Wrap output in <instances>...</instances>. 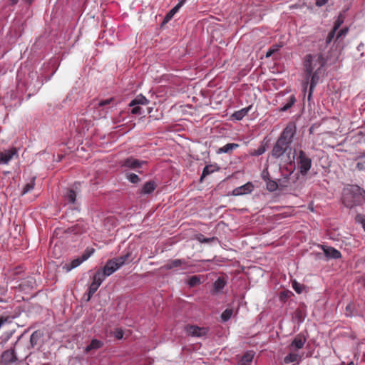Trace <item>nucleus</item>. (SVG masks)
I'll return each mask as SVG.
<instances>
[{
  "label": "nucleus",
  "instance_id": "obj_1",
  "mask_svg": "<svg viewBox=\"0 0 365 365\" xmlns=\"http://www.w3.org/2000/svg\"><path fill=\"white\" fill-rule=\"evenodd\" d=\"M365 202V190L356 185L346 186L343 190L342 202L345 207L352 208Z\"/></svg>",
  "mask_w": 365,
  "mask_h": 365
},
{
  "label": "nucleus",
  "instance_id": "obj_2",
  "mask_svg": "<svg viewBox=\"0 0 365 365\" xmlns=\"http://www.w3.org/2000/svg\"><path fill=\"white\" fill-rule=\"evenodd\" d=\"M327 63V60L324 57L322 53L318 54H307L304 61V72L306 75V79L309 80V77L312 76L313 71L316 69L324 70V67Z\"/></svg>",
  "mask_w": 365,
  "mask_h": 365
},
{
  "label": "nucleus",
  "instance_id": "obj_3",
  "mask_svg": "<svg viewBox=\"0 0 365 365\" xmlns=\"http://www.w3.org/2000/svg\"><path fill=\"white\" fill-rule=\"evenodd\" d=\"M297 163L300 174L306 175L312 167L311 158L301 150L298 152Z\"/></svg>",
  "mask_w": 365,
  "mask_h": 365
},
{
  "label": "nucleus",
  "instance_id": "obj_4",
  "mask_svg": "<svg viewBox=\"0 0 365 365\" xmlns=\"http://www.w3.org/2000/svg\"><path fill=\"white\" fill-rule=\"evenodd\" d=\"M95 252L93 248H87L81 257L72 260L70 263H66L63 265V269L66 272H70L73 269L78 267L83 262L87 260Z\"/></svg>",
  "mask_w": 365,
  "mask_h": 365
},
{
  "label": "nucleus",
  "instance_id": "obj_5",
  "mask_svg": "<svg viewBox=\"0 0 365 365\" xmlns=\"http://www.w3.org/2000/svg\"><path fill=\"white\" fill-rule=\"evenodd\" d=\"M297 127L294 122H289L282 132L278 139L291 145L296 133Z\"/></svg>",
  "mask_w": 365,
  "mask_h": 365
},
{
  "label": "nucleus",
  "instance_id": "obj_6",
  "mask_svg": "<svg viewBox=\"0 0 365 365\" xmlns=\"http://www.w3.org/2000/svg\"><path fill=\"white\" fill-rule=\"evenodd\" d=\"M290 145L279 139L274 145L272 150V156L274 158H279L282 156L289 148Z\"/></svg>",
  "mask_w": 365,
  "mask_h": 365
},
{
  "label": "nucleus",
  "instance_id": "obj_7",
  "mask_svg": "<svg viewBox=\"0 0 365 365\" xmlns=\"http://www.w3.org/2000/svg\"><path fill=\"white\" fill-rule=\"evenodd\" d=\"M18 360L14 349L5 350L2 352L0 359V365H12Z\"/></svg>",
  "mask_w": 365,
  "mask_h": 365
},
{
  "label": "nucleus",
  "instance_id": "obj_8",
  "mask_svg": "<svg viewBox=\"0 0 365 365\" xmlns=\"http://www.w3.org/2000/svg\"><path fill=\"white\" fill-rule=\"evenodd\" d=\"M105 280V278L101 275L100 272L96 271L93 277V282L91 284L88 292V301L90 300L91 297L95 294V292L98 290L102 282Z\"/></svg>",
  "mask_w": 365,
  "mask_h": 365
},
{
  "label": "nucleus",
  "instance_id": "obj_9",
  "mask_svg": "<svg viewBox=\"0 0 365 365\" xmlns=\"http://www.w3.org/2000/svg\"><path fill=\"white\" fill-rule=\"evenodd\" d=\"M119 268L120 267H118V264L113 258L107 261L103 269H100L97 271L106 279V277L110 276Z\"/></svg>",
  "mask_w": 365,
  "mask_h": 365
},
{
  "label": "nucleus",
  "instance_id": "obj_10",
  "mask_svg": "<svg viewBox=\"0 0 365 365\" xmlns=\"http://www.w3.org/2000/svg\"><path fill=\"white\" fill-rule=\"evenodd\" d=\"M18 156L16 148L4 150L0 152V164H8L14 157L18 158Z\"/></svg>",
  "mask_w": 365,
  "mask_h": 365
},
{
  "label": "nucleus",
  "instance_id": "obj_11",
  "mask_svg": "<svg viewBox=\"0 0 365 365\" xmlns=\"http://www.w3.org/2000/svg\"><path fill=\"white\" fill-rule=\"evenodd\" d=\"M166 270L180 267L182 269H187L190 267L188 262L185 259H175L169 260L163 267Z\"/></svg>",
  "mask_w": 365,
  "mask_h": 365
},
{
  "label": "nucleus",
  "instance_id": "obj_12",
  "mask_svg": "<svg viewBox=\"0 0 365 365\" xmlns=\"http://www.w3.org/2000/svg\"><path fill=\"white\" fill-rule=\"evenodd\" d=\"M185 331L190 336L201 337L207 334L208 329L206 327H199L195 325H187L185 327Z\"/></svg>",
  "mask_w": 365,
  "mask_h": 365
},
{
  "label": "nucleus",
  "instance_id": "obj_13",
  "mask_svg": "<svg viewBox=\"0 0 365 365\" xmlns=\"http://www.w3.org/2000/svg\"><path fill=\"white\" fill-rule=\"evenodd\" d=\"M324 74V70L321 71V69H316L313 71L312 76L309 77L310 79V87L308 96V100L311 98L312 93L313 92L314 88L318 84L321 76Z\"/></svg>",
  "mask_w": 365,
  "mask_h": 365
},
{
  "label": "nucleus",
  "instance_id": "obj_14",
  "mask_svg": "<svg viewBox=\"0 0 365 365\" xmlns=\"http://www.w3.org/2000/svg\"><path fill=\"white\" fill-rule=\"evenodd\" d=\"M145 162L139 160L133 157H129L121 162L122 167H126L130 169L136 170L142 167Z\"/></svg>",
  "mask_w": 365,
  "mask_h": 365
},
{
  "label": "nucleus",
  "instance_id": "obj_15",
  "mask_svg": "<svg viewBox=\"0 0 365 365\" xmlns=\"http://www.w3.org/2000/svg\"><path fill=\"white\" fill-rule=\"evenodd\" d=\"M79 183L75 182L72 187L67 189L64 194V200L70 204H74L77 197V190L78 188Z\"/></svg>",
  "mask_w": 365,
  "mask_h": 365
},
{
  "label": "nucleus",
  "instance_id": "obj_16",
  "mask_svg": "<svg viewBox=\"0 0 365 365\" xmlns=\"http://www.w3.org/2000/svg\"><path fill=\"white\" fill-rule=\"evenodd\" d=\"M253 188H254L253 184L250 182H248L242 186L235 188L232 192V195L234 196H240V195H247V194L251 193L252 191L253 190Z\"/></svg>",
  "mask_w": 365,
  "mask_h": 365
},
{
  "label": "nucleus",
  "instance_id": "obj_17",
  "mask_svg": "<svg viewBox=\"0 0 365 365\" xmlns=\"http://www.w3.org/2000/svg\"><path fill=\"white\" fill-rule=\"evenodd\" d=\"M321 248L324 252V255L327 259H339L341 257V252L332 247H329L327 245H321Z\"/></svg>",
  "mask_w": 365,
  "mask_h": 365
},
{
  "label": "nucleus",
  "instance_id": "obj_18",
  "mask_svg": "<svg viewBox=\"0 0 365 365\" xmlns=\"http://www.w3.org/2000/svg\"><path fill=\"white\" fill-rule=\"evenodd\" d=\"M113 259L118 264V267L120 268L125 264L132 262L134 259V257L133 256L132 252L128 251L125 255L115 257Z\"/></svg>",
  "mask_w": 365,
  "mask_h": 365
},
{
  "label": "nucleus",
  "instance_id": "obj_19",
  "mask_svg": "<svg viewBox=\"0 0 365 365\" xmlns=\"http://www.w3.org/2000/svg\"><path fill=\"white\" fill-rule=\"evenodd\" d=\"M307 341L306 337L302 334H297L290 344L291 349H301Z\"/></svg>",
  "mask_w": 365,
  "mask_h": 365
},
{
  "label": "nucleus",
  "instance_id": "obj_20",
  "mask_svg": "<svg viewBox=\"0 0 365 365\" xmlns=\"http://www.w3.org/2000/svg\"><path fill=\"white\" fill-rule=\"evenodd\" d=\"M156 187H157V185H156L155 182L152 181V180L146 182L142 187V189L140 191V194H141V195L150 194L155 190Z\"/></svg>",
  "mask_w": 365,
  "mask_h": 365
},
{
  "label": "nucleus",
  "instance_id": "obj_21",
  "mask_svg": "<svg viewBox=\"0 0 365 365\" xmlns=\"http://www.w3.org/2000/svg\"><path fill=\"white\" fill-rule=\"evenodd\" d=\"M297 99L294 95H290L286 100V102L283 103V106L279 108V110L281 112H285L291 108L296 103Z\"/></svg>",
  "mask_w": 365,
  "mask_h": 365
},
{
  "label": "nucleus",
  "instance_id": "obj_22",
  "mask_svg": "<svg viewBox=\"0 0 365 365\" xmlns=\"http://www.w3.org/2000/svg\"><path fill=\"white\" fill-rule=\"evenodd\" d=\"M252 106L250 105L246 108H242L237 111H235L232 115V118L237 120H242L246 115H247L248 112L252 109Z\"/></svg>",
  "mask_w": 365,
  "mask_h": 365
},
{
  "label": "nucleus",
  "instance_id": "obj_23",
  "mask_svg": "<svg viewBox=\"0 0 365 365\" xmlns=\"http://www.w3.org/2000/svg\"><path fill=\"white\" fill-rule=\"evenodd\" d=\"M103 343L98 339H92L91 343L86 347L85 352L88 353L92 350H96L101 348Z\"/></svg>",
  "mask_w": 365,
  "mask_h": 365
},
{
  "label": "nucleus",
  "instance_id": "obj_24",
  "mask_svg": "<svg viewBox=\"0 0 365 365\" xmlns=\"http://www.w3.org/2000/svg\"><path fill=\"white\" fill-rule=\"evenodd\" d=\"M239 144L237 143H227L225 145L220 148L217 153H231L233 150L239 148Z\"/></svg>",
  "mask_w": 365,
  "mask_h": 365
},
{
  "label": "nucleus",
  "instance_id": "obj_25",
  "mask_svg": "<svg viewBox=\"0 0 365 365\" xmlns=\"http://www.w3.org/2000/svg\"><path fill=\"white\" fill-rule=\"evenodd\" d=\"M254 356L255 352L253 351H247L242 356L240 361H239V365H248L252 361Z\"/></svg>",
  "mask_w": 365,
  "mask_h": 365
},
{
  "label": "nucleus",
  "instance_id": "obj_26",
  "mask_svg": "<svg viewBox=\"0 0 365 365\" xmlns=\"http://www.w3.org/2000/svg\"><path fill=\"white\" fill-rule=\"evenodd\" d=\"M148 100L143 95L137 96L131 102L129 103V106H135L137 105H147Z\"/></svg>",
  "mask_w": 365,
  "mask_h": 365
},
{
  "label": "nucleus",
  "instance_id": "obj_27",
  "mask_svg": "<svg viewBox=\"0 0 365 365\" xmlns=\"http://www.w3.org/2000/svg\"><path fill=\"white\" fill-rule=\"evenodd\" d=\"M186 0H181L180 2H178V4L174 6L168 13V14L166 15L165 18V21H170L173 17V16L175 15V14L176 12H178V11L179 10V9L184 4V3L185 2Z\"/></svg>",
  "mask_w": 365,
  "mask_h": 365
},
{
  "label": "nucleus",
  "instance_id": "obj_28",
  "mask_svg": "<svg viewBox=\"0 0 365 365\" xmlns=\"http://www.w3.org/2000/svg\"><path fill=\"white\" fill-rule=\"evenodd\" d=\"M357 161L356 169L361 171L365 170V153H360L356 158Z\"/></svg>",
  "mask_w": 365,
  "mask_h": 365
},
{
  "label": "nucleus",
  "instance_id": "obj_29",
  "mask_svg": "<svg viewBox=\"0 0 365 365\" xmlns=\"http://www.w3.org/2000/svg\"><path fill=\"white\" fill-rule=\"evenodd\" d=\"M301 359V356L296 353H289L284 359V362L286 364H289L293 362H297Z\"/></svg>",
  "mask_w": 365,
  "mask_h": 365
},
{
  "label": "nucleus",
  "instance_id": "obj_30",
  "mask_svg": "<svg viewBox=\"0 0 365 365\" xmlns=\"http://www.w3.org/2000/svg\"><path fill=\"white\" fill-rule=\"evenodd\" d=\"M226 284V282L223 277H219L213 284L214 290L219 292L222 289Z\"/></svg>",
  "mask_w": 365,
  "mask_h": 365
},
{
  "label": "nucleus",
  "instance_id": "obj_31",
  "mask_svg": "<svg viewBox=\"0 0 365 365\" xmlns=\"http://www.w3.org/2000/svg\"><path fill=\"white\" fill-rule=\"evenodd\" d=\"M215 166L212 165H206L202 170V173L200 178V180H202L204 178L207 176L208 175L214 173L215 171Z\"/></svg>",
  "mask_w": 365,
  "mask_h": 365
},
{
  "label": "nucleus",
  "instance_id": "obj_32",
  "mask_svg": "<svg viewBox=\"0 0 365 365\" xmlns=\"http://www.w3.org/2000/svg\"><path fill=\"white\" fill-rule=\"evenodd\" d=\"M34 186H35V178H32V180L26 183L24 188H23V191H22V195H24L29 192H30L31 190H32L34 188Z\"/></svg>",
  "mask_w": 365,
  "mask_h": 365
},
{
  "label": "nucleus",
  "instance_id": "obj_33",
  "mask_svg": "<svg viewBox=\"0 0 365 365\" xmlns=\"http://www.w3.org/2000/svg\"><path fill=\"white\" fill-rule=\"evenodd\" d=\"M233 314V310L232 309H226L221 314V319L223 322L228 321Z\"/></svg>",
  "mask_w": 365,
  "mask_h": 365
},
{
  "label": "nucleus",
  "instance_id": "obj_34",
  "mask_svg": "<svg viewBox=\"0 0 365 365\" xmlns=\"http://www.w3.org/2000/svg\"><path fill=\"white\" fill-rule=\"evenodd\" d=\"M126 178L132 183L136 184L140 181V178L135 173H126Z\"/></svg>",
  "mask_w": 365,
  "mask_h": 365
},
{
  "label": "nucleus",
  "instance_id": "obj_35",
  "mask_svg": "<svg viewBox=\"0 0 365 365\" xmlns=\"http://www.w3.org/2000/svg\"><path fill=\"white\" fill-rule=\"evenodd\" d=\"M278 188V185L276 181L269 180L267 181V189L270 192H274Z\"/></svg>",
  "mask_w": 365,
  "mask_h": 365
},
{
  "label": "nucleus",
  "instance_id": "obj_36",
  "mask_svg": "<svg viewBox=\"0 0 365 365\" xmlns=\"http://www.w3.org/2000/svg\"><path fill=\"white\" fill-rule=\"evenodd\" d=\"M292 287L294 289V291L298 294H301L304 289V286L296 281H294L292 282Z\"/></svg>",
  "mask_w": 365,
  "mask_h": 365
},
{
  "label": "nucleus",
  "instance_id": "obj_37",
  "mask_svg": "<svg viewBox=\"0 0 365 365\" xmlns=\"http://www.w3.org/2000/svg\"><path fill=\"white\" fill-rule=\"evenodd\" d=\"M281 47V46L279 45H274L272 46L269 50L266 53V57L267 58H269L270 57L272 54H274L275 52H277V51H279V48Z\"/></svg>",
  "mask_w": 365,
  "mask_h": 365
},
{
  "label": "nucleus",
  "instance_id": "obj_38",
  "mask_svg": "<svg viewBox=\"0 0 365 365\" xmlns=\"http://www.w3.org/2000/svg\"><path fill=\"white\" fill-rule=\"evenodd\" d=\"M197 239L198 240L199 242H200L202 243H209V242L214 241L215 238V237L207 238L203 235L200 234L197 237Z\"/></svg>",
  "mask_w": 365,
  "mask_h": 365
},
{
  "label": "nucleus",
  "instance_id": "obj_39",
  "mask_svg": "<svg viewBox=\"0 0 365 365\" xmlns=\"http://www.w3.org/2000/svg\"><path fill=\"white\" fill-rule=\"evenodd\" d=\"M200 283V279L197 276H192L188 280V284L194 287Z\"/></svg>",
  "mask_w": 365,
  "mask_h": 365
},
{
  "label": "nucleus",
  "instance_id": "obj_40",
  "mask_svg": "<svg viewBox=\"0 0 365 365\" xmlns=\"http://www.w3.org/2000/svg\"><path fill=\"white\" fill-rule=\"evenodd\" d=\"M336 31H334V29H331V31L328 34V36L326 39V43L329 44L332 40L334 38L336 35Z\"/></svg>",
  "mask_w": 365,
  "mask_h": 365
},
{
  "label": "nucleus",
  "instance_id": "obj_41",
  "mask_svg": "<svg viewBox=\"0 0 365 365\" xmlns=\"http://www.w3.org/2000/svg\"><path fill=\"white\" fill-rule=\"evenodd\" d=\"M113 335L117 339H121L123 337L124 332L122 329L117 328L114 330Z\"/></svg>",
  "mask_w": 365,
  "mask_h": 365
},
{
  "label": "nucleus",
  "instance_id": "obj_42",
  "mask_svg": "<svg viewBox=\"0 0 365 365\" xmlns=\"http://www.w3.org/2000/svg\"><path fill=\"white\" fill-rule=\"evenodd\" d=\"M265 152V148L264 146H260L259 148H258L257 150H254L252 153H251V155H254V156H259V155H262Z\"/></svg>",
  "mask_w": 365,
  "mask_h": 365
},
{
  "label": "nucleus",
  "instance_id": "obj_43",
  "mask_svg": "<svg viewBox=\"0 0 365 365\" xmlns=\"http://www.w3.org/2000/svg\"><path fill=\"white\" fill-rule=\"evenodd\" d=\"M347 32H348L347 28H344V29L339 30L337 32V34L336 36V40H338L340 37L345 36L347 34Z\"/></svg>",
  "mask_w": 365,
  "mask_h": 365
},
{
  "label": "nucleus",
  "instance_id": "obj_44",
  "mask_svg": "<svg viewBox=\"0 0 365 365\" xmlns=\"http://www.w3.org/2000/svg\"><path fill=\"white\" fill-rule=\"evenodd\" d=\"M133 108L131 110V113L133 114H135V115H141L142 114V111H141V108L137 105V106H132Z\"/></svg>",
  "mask_w": 365,
  "mask_h": 365
},
{
  "label": "nucleus",
  "instance_id": "obj_45",
  "mask_svg": "<svg viewBox=\"0 0 365 365\" xmlns=\"http://www.w3.org/2000/svg\"><path fill=\"white\" fill-rule=\"evenodd\" d=\"M113 98H108L106 100L101 101L98 103V106L103 107V106H107V105L110 104L113 101Z\"/></svg>",
  "mask_w": 365,
  "mask_h": 365
},
{
  "label": "nucleus",
  "instance_id": "obj_46",
  "mask_svg": "<svg viewBox=\"0 0 365 365\" xmlns=\"http://www.w3.org/2000/svg\"><path fill=\"white\" fill-rule=\"evenodd\" d=\"M352 309H353V304H347V306L346 307L345 314L347 317H351L352 316V313H351Z\"/></svg>",
  "mask_w": 365,
  "mask_h": 365
},
{
  "label": "nucleus",
  "instance_id": "obj_47",
  "mask_svg": "<svg viewBox=\"0 0 365 365\" xmlns=\"http://www.w3.org/2000/svg\"><path fill=\"white\" fill-rule=\"evenodd\" d=\"M356 220L361 222L363 229L365 231V217L364 215H359L356 216Z\"/></svg>",
  "mask_w": 365,
  "mask_h": 365
},
{
  "label": "nucleus",
  "instance_id": "obj_48",
  "mask_svg": "<svg viewBox=\"0 0 365 365\" xmlns=\"http://www.w3.org/2000/svg\"><path fill=\"white\" fill-rule=\"evenodd\" d=\"M262 178L266 182L270 180L269 172L267 170H263L262 173Z\"/></svg>",
  "mask_w": 365,
  "mask_h": 365
},
{
  "label": "nucleus",
  "instance_id": "obj_49",
  "mask_svg": "<svg viewBox=\"0 0 365 365\" xmlns=\"http://www.w3.org/2000/svg\"><path fill=\"white\" fill-rule=\"evenodd\" d=\"M9 319V317L0 316V328Z\"/></svg>",
  "mask_w": 365,
  "mask_h": 365
},
{
  "label": "nucleus",
  "instance_id": "obj_50",
  "mask_svg": "<svg viewBox=\"0 0 365 365\" xmlns=\"http://www.w3.org/2000/svg\"><path fill=\"white\" fill-rule=\"evenodd\" d=\"M329 0H316V5L319 7H321L324 5H325Z\"/></svg>",
  "mask_w": 365,
  "mask_h": 365
},
{
  "label": "nucleus",
  "instance_id": "obj_51",
  "mask_svg": "<svg viewBox=\"0 0 365 365\" xmlns=\"http://www.w3.org/2000/svg\"><path fill=\"white\" fill-rule=\"evenodd\" d=\"M37 331H34L31 335L30 338L31 343L33 344L35 339L37 338Z\"/></svg>",
  "mask_w": 365,
  "mask_h": 365
},
{
  "label": "nucleus",
  "instance_id": "obj_52",
  "mask_svg": "<svg viewBox=\"0 0 365 365\" xmlns=\"http://www.w3.org/2000/svg\"><path fill=\"white\" fill-rule=\"evenodd\" d=\"M341 22H340L339 21H336L335 23H334V26L333 27L332 29H334V31H338L339 28L341 26Z\"/></svg>",
  "mask_w": 365,
  "mask_h": 365
},
{
  "label": "nucleus",
  "instance_id": "obj_53",
  "mask_svg": "<svg viewBox=\"0 0 365 365\" xmlns=\"http://www.w3.org/2000/svg\"><path fill=\"white\" fill-rule=\"evenodd\" d=\"M19 0H11V4L15 5L18 3Z\"/></svg>",
  "mask_w": 365,
  "mask_h": 365
},
{
  "label": "nucleus",
  "instance_id": "obj_54",
  "mask_svg": "<svg viewBox=\"0 0 365 365\" xmlns=\"http://www.w3.org/2000/svg\"><path fill=\"white\" fill-rule=\"evenodd\" d=\"M34 0H24V1L26 4H31Z\"/></svg>",
  "mask_w": 365,
  "mask_h": 365
},
{
  "label": "nucleus",
  "instance_id": "obj_55",
  "mask_svg": "<svg viewBox=\"0 0 365 365\" xmlns=\"http://www.w3.org/2000/svg\"><path fill=\"white\" fill-rule=\"evenodd\" d=\"M347 365H354L353 361H350Z\"/></svg>",
  "mask_w": 365,
  "mask_h": 365
},
{
  "label": "nucleus",
  "instance_id": "obj_56",
  "mask_svg": "<svg viewBox=\"0 0 365 365\" xmlns=\"http://www.w3.org/2000/svg\"><path fill=\"white\" fill-rule=\"evenodd\" d=\"M363 282H364V287H365V276H364V278H363Z\"/></svg>",
  "mask_w": 365,
  "mask_h": 365
}]
</instances>
